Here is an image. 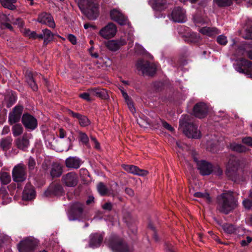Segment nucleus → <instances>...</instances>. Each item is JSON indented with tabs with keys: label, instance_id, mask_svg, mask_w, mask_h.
Segmentation results:
<instances>
[{
	"label": "nucleus",
	"instance_id": "1",
	"mask_svg": "<svg viewBox=\"0 0 252 252\" xmlns=\"http://www.w3.org/2000/svg\"><path fill=\"white\" fill-rule=\"evenodd\" d=\"M218 209L225 214L229 213L236 206V202L232 192L228 191L222 193L218 197Z\"/></svg>",
	"mask_w": 252,
	"mask_h": 252
},
{
	"label": "nucleus",
	"instance_id": "2",
	"mask_svg": "<svg viewBox=\"0 0 252 252\" xmlns=\"http://www.w3.org/2000/svg\"><path fill=\"white\" fill-rule=\"evenodd\" d=\"M109 247L113 252H131L132 248L118 237L111 238L108 243Z\"/></svg>",
	"mask_w": 252,
	"mask_h": 252
},
{
	"label": "nucleus",
	"instance_id": "3",
	"mask_svg": "<svg viewBox=\"0 0 252 252\" xmlns=\"http://www.w3.org/2000/svg\"><path fill=\"white\" fill-rule=\"evenodd\" d=\"M83 12L90 20H95L99 16V5L93 0H89L86 8L82 9Z\"/></svg>",
	"mask_w": 252,
	"mask_h": 252
},
{
	"label": "nucleus",
	"instance_id": "4",
	"mask_svg": "<svg viewBox=\"0 0 252 252\" xmlns=\"http://www.w3.org/2000/svg\"><path fill=\"white\" fill-rule=\"evenodd\" d=\"M235 69L240 73H243L248 77L252 78V63L242 59L239 64H234Z\"/></svg>",
	"mask_w": 252,
	"mask_h": 252
},
{
	"label": "nucleus",
	"instance_id": "5",
	"mask_svg": "<svg viewBox=\"0 0 252 252\" xmlns=\"http://www.w3.org/2000/svg\"><path fill=\"white\" fill-rule=\"evenodd\" d=\"M36 244L33 238L28 237L21 241L17 245L19 252H33Z\"/></svg>",
	"mask_w": 252,
	"mask_h": 252
},
{
	"label": "nucleus",
	"instance_id": "6",
	"mask_svg": "<svg viewBox=\"0 0 252 252\" xmlns=\"http://www.w3.org/2000/svg\"><path fill=\"white\" fill-rule=\"evenodd\" d=\"M117 32L116 26L112 23H109L99 31V34L103 38L109 39L114 37Z\"/></svg>",
	"mask_w": 252,
	"mask_h": 252
},
{
	"label": "nucleus",
	"instance_id": "7",
	"mask_svg": "<svg viewBox=\"0 0 252 252\" xmlns=\"http://www.w3.org/2000/svg\"><path fill=\"white\" fill-rule=\"evenodd\" d=\"M136 68L143 74L148 75H152L156 70L154 64H150L148 62L144 61H139L136 63Z\"/></svg>",
	"mask_w": 252,
	"mask_h": 252
},
{
	"label": "nucleus",
	"instance_id": "8",
	"mask_svg": "<svg viewBox=\"0 0 252 252\" xmlns=\"http://www.w3.org/2000/svg\"><path fill=\"white\" fill-rule=\"evenodd\" d=\"M171 20L177 23L185 22L187 21L185 10L180 6L175 7L171 14Z\"/></svg>",
	"mask_w": 252,
	"mask_h": 252
},
{
	"label": "nucleus",
	"instance_id": "9",
	"mask_svg": "<svg viewBox=\"0 0 252 252\" xmlns=\"http://www.w3.org/2000/svg\"><path fill=\"white\" fill-rule=\"evenodd\" d=\"M12 176L15 182H19L25 181L27 178L25 166L19 164L15 166L12 171Z\"/></svg>",
	"mask_w": 252,
	"mask_h": 252
},
{
	"label": "nucleus",
	"instance_id": "10",
	"mask_svg": "<svg viewBox=\"0 0 252 252\" xmlns=\"http://www.w3.org/2000/svg\"><path fill=\"white\" fill-rule=\"evenodd\" d=\"M193 158L194 162L196 163L197 169L201 175H208L212 173L213 169L211 164L205 160L199 161L194 156H193Z\"/></svg>",
	"mask_w": 252,
	"mask_h": 252
},
{
	"label": "nucleus",
	"instance_id": "11",
	"mask_svg": "<svg viewBox=\"0 0 252 252\" xmlns=\"http://www.w3.org/2000/svg\"><path fill=\"white\" fill-rule=\"evenodd\" d=\"M239 165L238 160L235 157H232L228 162L226 173L232 180H234L233 175H235Z\"/></svg>",
	"mask_w": 252,
	"mask_h": 252
},
{
	"label": "nucleus",
	"instance_id": "12",
	"mask_svg": "<svg viewBox=\"0 0 252 252\" xmlns=\"http://www.w3.org/2000/svg\"><path fill=\"white\" fill-rule=\"evenodd\" d=\"M183 132L189 138H198L200 137V131L197 129V126L193 124L186 125Z\"/></svg>",
	"mask_w": 252,
	"mask_h": 252
},
{
	"label": "nucleus",
	"instance_id": "13",
	"mask_svg": "<svg viewBox=\"0 0 252 252\" xmlns=\"http://www.w3.org/2000/svg\"><path fill=\"white\" fill-rule=\"evenodd\" d=\"M83 211L82 205L76 202L72 205L71 210L68 213V218L69 220H75L80 218Z\"/></svg>",
	"mask_w": 252,
	"mask_h": 252
},
{
	"label": "nucleus",
	"instance_id": "14",
	"mask_svg": "<svg viewBox=\"0 0 252 252\" xmlns=\"http://www.w3.org/2000/svg\"><path fill=\"white\" fill-rule=\"evenodd\" d=\"M22 122L26 128L31 130L34 129L37 126V120L33 116L28 114L23 115Z\"/></svg>",
	"mask_w": 252,
	"mask_h": 252
},
{
	"label": "nucleus",
	"instance_id": "15",
	"mask_svg": "<svg viewBox=\"0 0 252 252\" xmlns=\"http://www.w3.org/2000/svg\"><path fill=\"white\" fill-rule=\"evenodd\" d=\"M63 183L67 187H73L77 185L78 181L77 175L73 172L65 174L62 177Z\"/></svg>",
	"mask_w": 252,
	"mask_h": 252
},
{
	"label": "nucleus",
	"instance_id": "16",
	"mask_svg": "<svg viewBox=\"0 0 252 252\" xmlns=\"http://www.w3.org/2000/svg\"><path fill=\"white\" fill-rule=\"evenodd\" d=\"M111 19L121 25H125L127 23V20L119 9L114 8L110 12Z\"/></svg>",
	"mask_w": 252,
	"mask_h": 252
},
{
	"label": "nucleus",
	"instance_id": "17",
	"mask_svg": "<svg viewBox=\"0 0 252 252\" xmlns=\"http://www.w3.org/2000/svg\"><path fill=\"white\" fill-rule=\"evenodd\" d=\"M37 21L42 24L47 25L50 28H54L56 26L52 16L46 12H43L39 14Z\"/></svg>",
	"mask_w": 252,
	"mask_h": 252
},
{
	"label": "nucleus",
	"instance_id": "18",
	"mask_svg": "<svg viewBox=\"0 0 252 252\" xmlns=\"http://www.w3.org/2000/svg\"><path fill=\"white\" fill-rule=\"evenodd\" d=\"M63 192L62 186L60 184H52L44 192L45 196H51L52 195H61Z\"/></svg>",
	"mask_w": 252,
	"mask_h": 252
},
{
	"label": "nucleus",
	"instance_id": "19",
	"mask_svg": "<svg viewBox=\"0 0 252 252\" xmlns=\"http://www.w3.org/2000/svg\"><path fill=\"white\" fill-rule=\"evenodd\" d=\"M23 111V107L21 106H15L12 112L9 115V122L10 124H13L18 122L21 118Z\"/></svg>",
	"mask_w": 252,
	"mask_h": 252
},
{
	"label": "nucleus",
	"instance_id": "20",
	"mask_svg": "<svg viewBox=\"0 0 252 252\" xmlns=\"http://www.w3.org/2000/svg\"><path fill=\"white\" fill-rule=\"evenodd\" d=\"M208 111L206 105L204 103H198L193 108V113L195 117L199 118L204 117Z\"/></svg>",
	"mask_w": 252,
	"mask_h": 252
},
{
	"label": "nucleus",
	"instance_id": "21",
	"mask_svg": "<svg viewBox=\"0 0 252 252\" xmlns=\"http://www.w3.org/2000/svg\"><path fill=\"white\" fill-rule=\"evenodd\" d=\"M126 41L125 39L121 38L118 40H111L108 41L106 43V46L108 49L112 51H116L120 49V48L125 45Z\"/></svg>",
	"mask_w": 252,
	"mask_h": 252
},
{
	"label": "nucleus",
	"instance_id": "22",
	"mask_svg": "<svg viewBox=\"0 0 252 252\" xmlns=\"http://www.w3.org/2000/svg\"><path fill=\"white\" fill-rule=\"evenodd\" d=\"M123 167L126 171L134 175L144 176L148 173L146 170L140 169L137 166L132 165H123Z\"/></svg>",
	"mask_w": 252,
	"mask_h": 252
},
{
	"label": "nucleus",
	"instance_id": "23",
	"mask_svg": "<svg viewBox=\"0 0 252 252\" xmlns=\"http://www.w3.org/2000/svg\"><path fill=\"white\" fill-rule=\"evenodd\" d=\"M81 164L80 159L76 157H70L65 160L66 166L68 168L77 169Z\"/></svg>",
	"mask_w": 252,
	"mask_h": 252
},
{
	"label": "nucleus",
	"instance_id": "24",
	"mask_svg": "<svg viewBox=\"0 0 252 252\" xmlns=\"http://www.w3.org/2000/svg\"><path fill=\"white\" fill-rule=\"evenodd\" d=\"M149 3L155 11H161L167 7L165 0H149Z\"/></svg>",
	"mask_w": 252,
	"mask_h": 252
},
{
	"label": "nucleus",
	"instance_id": "25",
	"mask_svg": "<svg viewBox=\"0 0 252 252\" xmlns=\"http://www.w3.org/2000/svg\"><path fill=\"white\" fill-rule=\"evenodd\" d=\"M90 238L89 246L92 248L99 247L103 240L102 236L98 233L91 235Z\"/></svg>",
	"mask_w": 252,
	"mask_h": 252
},
{
	"label": "nucleus",
	"instance_id": "26",
	"mask_svg": "<svg viewBox=\"0 0 252 252\" xmlns=\"http://www.w3.org/2000/svg\"><path fill=\"white\" fill-rule=\"evenodd\" d=\"M35 196V191L33 188L30 185H27L23 192L24 200H30Z\"/></svg>",
	"mask_w": 252,
	"mask_h": 252
},
{
	"label": "nucleus",
	"instance_id": "27",
	"mask_svg": "<svg viewBox=\"0 0 252 252\" xmlns=\"http://www.w3.org/2000/svg\"><path fill=\"white\" fill-rule=\"evenodd\" d=\"M63 173V166L58 162L53 163L50 169V175L53 178L60 177Z\"/></svg>",
	"mask_w": 252,
	"mask_h": 252
},
{
	"label": "nucleus",
	"instance_id": "28",
	"mask_svg": "<svg viewBox=\"0 0 252 252\" xmlns=\"http://www.w3.org/2000/svg\"><path fill=\"white\" fill-rule=\"evenodd\" d=\"M39 39H44V44L47 45L50 41L53 39L54 34L48 29H45L42 31V33L39 34Z\"/></svg>",
	"mask_w": 252,
	"mask_h": 252
},
{
	"label": "nucleus",
	"instance_id": "29",
	"mask_svg": "<svg viewBox=\"0 0 252 252\" xmlns=\"http://www.w3.org/2000/svg\"><path fill=\"white\" fill-rule=\"evenodd\" d=\"M90 93L93 96H96L102 99H107L109 97L106 90L100 88L90 89Z\"/></svg>",
	"mask_w": 252,
	"mask_h": 252
},
{
	"label": "nucleus",
	"instance_id": "30",
	"mask_svg": "<svg viewBox=\"0 0 252 252\" xmlns=\"http://www.w3.org/2000/svg\"><path fill=\"white\" fill-rule=\"evenodd\" d=\"M15 143L18 148L24 151L29 145V139L26 135H24L22 138H17Z\"/></svg>",
	"mask_w": 252,
	"mask_h": 252
},
{
	"label": "nucleus",
	"instance_id": "31",
	"mask_svg": "<svg viewBox=\"0 0 252 252\" xmlns=\"http://www.w3.org/2000/svg\"><path fill=\"white\" fill-rule=\"evenodd\" d=\"M199 32L202 34L208 36H213L219 33V31L216 28L204 27L199 30Z\"/></svg>",
	"mask_w": 252,
	"mask_h": 252
},
{
	"label": "nucleus",
	"instance_id": "32",
	"mask_svg": "<svg viewBox=\"0 0 252 252\" xmlns=\"http://www.w3.org/2000/svg\"><path fill=\"white\" fill-rule=\"evenodd\" d=\"M11 19L12 17L10 15L0 13V24L4 28L9 29L10 31L12 30V27L8 22L11 21Z\"/></svg>",
	"mask_w": 252,
	"mask_h": 252
},
{
	"label": "nucleus",
	"instance_id": "33",
	"mask_svg": "<svg viewBox=\"0 0 252 252\" xmlns=\"http://www.w3.org/2000/svg\"><path fill=\"white\" fill-rule=\"evenodd\" d=\"M122 95L125 98V101L126 103L127 106L130 111V112L134 115L136 113V109L133 105L132 101L131 100L130 98L129 97L128 94L126 92L124 91L123 90H121Z\"/></svg>",
	"mask_w": 252,
	"mask_h": 252
},
{
	"label": "nucleus",
	"instance_id": "34",
	"mask_svg": "<svg viewBox=\"0 0 252 252\" xmlns=\"http://www.w3.org/2000/svg\"><path fill=\"white\" fill-rule=\"evenodd\" d=\"M26 81L31 88L33 91L37 90V86L33 79V75L31 72H27L26 74Z\"/></svg>",
	"mask_w": 252,
	"mask_h": 252
},
{
	"label": "nucleus",
	"instance_id": "35",
	"mask_svg": "<svg viewBox=\"0 0 252 252\" xmlns=\"http://www.w3.org/2000/svg\"><path fill=\"white\" fill-rule=\"evenodd\" d=\"M222 227L224 231L229 234L233 233L237 234L239 232V229L231 224H224Z\"/></svg>",
	"mask_w": 252,
	"mask_h": 252
},
{
	"label": "nucleus",
	"instance_id": "36",
	"mask_svg": "<svg viewBox=\"0 0 252 252\" xmlns=\"http://www.w3.org/2000/svg\"><path fill=\"white\" fill-rule=\"evenodd\" d=\"M233 43L230 47V51L232 55L235 56H237L241 54L243 52V50L241 48L239 47L236 43L234 40H232Z\"/></svg>",
	"mask_w": 252,
	"mask_h": 252
},
{
	"label": "nucleus",
	"instance_id": "37",
	"mask_svg": "<svg viewBox=\"0 0 252 252\" xmlns=\"http://www.w3.org/2000/svg\"><path fill=\"white\" fill-rule=\"evenodd\" d=\"M16 1V0H0V3L3 7L10 10L15 9L16 7L14 4Z\"/></svg>",
	"mask_w": 252,
	"mask_h": 252
},
{
	"label": "nucleus",
	"instance_id": "38",
	"mask_svg": "<svg viewBox=\"0 0 252 252\" xmlns=\"http://www.w3.org/2000/svg\"><path fill=\"white\" fill-rule=\"evenodd\" d=\"M12 140L11 137H7L3 138L0 141V147L3 150H7L9 148Z\"/></svg>",
	"mask_w": 252,
	"mask_h": 252
},
{
	"label": "nucleus",
	"instance_id": "39",
	"mask_svg": "<svg viewBox=\"0 0 252 252\" xmlns=\"http://www.w3.org/2000/svg\"><path fill=\"white\" fill-rule=\"evenodd\" d=\"M0 180L2 184H8L11 181V177L6 172L0 173Z\"/></svg>",
	"mask_w": 252,
	"mask_h": 252
},
{
	"label": "nucleus",
	"instance_id": "40",
	"mask_svg": "<svg viewBox=\"0 0 252 252\" xmlns=\"http://www.w3.org/2000/svg\"><path fill=\"white\" fill-rule=\"evenodd\" d=\"M194 196L202 198L208 203L210 202L211 200L209 194L207 192H196L194 193Z\"/></svg>",
	"mask_w": 252,
	"mask_h": 252
},
{
	"label": "nucleus",
	"instance_id": "41",
	"mask_svg": "<svg viewBox=\"0 0 252 252\" xmlns=\"http://www.w3.org/2000/svg\"><path fill=\"white\" fill-rule=\"evenodd\" d=\"M230 148L232 150L238 152H243L246 151V148L244 146L235 143H231L230 145Z\"/></svg>",
	"mask_w": 252,
	"mask_h": 252
},
{
	"label": "nucleus",
	"instance_id": "42",
	"mask_svg": "<svg viewBox=\"0 0 252 252\" xmlns=\"http://www.w3.org/2000/svg\"><path fill=\"white\" fill-rule=\"evenodd\" d=\"M232 0H214V3L218 6H226L232 3Z\"/></svg>",
	"mask_w": 252,
	"mask_h": 252
},
{
	"label": "nucleus",
	"instance_id": "43",
	"mask_svg": "<svg viewBox=\"0 0 252 252\" xmlns=\"http://www.w3.org/2000/svg\"><path fill=\"white\" fill-rule=\"evenodd\" d=\"M78 121L81 126H87L90 124V121L88 118L85 116L81 115L78 119Z\"/></svg>",
	"mask_w": 252,
	"mask_h": 252
},
{
	"label": "nucleus",
	"instance_id": "44",
	"mask_svg": "<svg viewBox=\"0 0 252 252\" xmlns=\"http://www.w3.org/2000/svg\"><path fill=\"white\" fill-rule=\"evenodd\" d=\"M13 135L17 136L23 132V127L20 125H15L12 127Z\"/></svg>",
	"mask_w": 252,
	"mask_h": 252
},
{
	"label": "nucleus",
	"instance_id": "45",
	"mask_svg": "<svg viewBox=\"0 0 252 252\" xmlns=\"http://www.w3.org/2000/svg\"><path fill=\"white\" fill-rule=\"evenodd\" d=\"M97 189L99 193L102 195H105L107 193V189L105 186L102 183L98 184Z\"/></svg>",
	"mask_w": 252,
	"mask_h": 252
},
{
	"label": "nucleus",
	"instance_id": "46",
	"mask_svg": "<svg viewBox=\"0 0 252 252\" xmlns=\"http://www.w3.org/2000/svg\"><path fill=\"white\" fill-rule=\"evenodd\" d=\"M79 96L82 99L89 101L92 100V97L93 96V95L91 94L90 90H89L88 92L80 94Z\"/></svg>",
	"mask_w": 252,
	"mask_h": 252
},
{
	"label": "nucleus",
	"instance_id": "47",
	"mask_svg": "<svg viewBox=\"0 0 252 252\" xmlns=\"http://www.w3.org/2000/svg\"><path fill=\"white\" fill-rule=\"evenodd\" d=\"M25 34L27 36H29L30 38H32L34 39H39V34L36 33L35 32H32L29 30H26Z\"/></svg>",
	"mask_w": 252,
	"mask_h": 252
},
{
	"label": "nucleus",
	"instance_id": "48",
	"mask_svg": "<svg viewBox=\"0 0 252 252\" xmlns=\"http://www.w3.org/2000/svg\"><path fill=\"white\" fill-rule=\"evenodd\" d=\"M217 42L221 45H225L227 43L226 36L224 35H220L217 37Z\"/></svg>",
	"mask_w": 252,
	"mask_h": 252
},
{
	"label": "nucleus",
	"instance_id": "49",
	"mask_svg": "<svg viewBox=\"0 0 252 252\" xmlns=\"http://www.w3.org/2000/svg\"><path fill=\"white\" fill-rule=\"evenodd\" d=\"M10 242V238L6 235H1L0 236V246H2L3 243H7Z\"/></svg>",
	"mask_w": 252,
	"mask_h": 252
},
{
	"label": "nucleus",
	"instance_id": "50",
	"mask_svg": "<svg viewBox=\"0 0 252 252\" xmlns=\"http://www.w3.org/2000/svg\"><path fill=\"white\" fill-rule=\"evenodd\" d=\"M79 138L80 140L84 144H86L89 141V138L88 136L83 132L79 133Z\"/></svg>",
	"mask_w": 252,
	"mask_h": 252
},
{
	"label": "nucleus",
	"instance_id": "51",
	"mask_svg": "<svg viewBox=\"0 0 252 252\" xmlns=\"http://www.w3.org/2000/svg\"><path fill=\"white\" fill-rule=\"evenodd\" d=\"M35 165H36V163H35V160L34 159V158L32 157H30L29 159V161H28V167H29V170H33L34 168Z\"/></svg>",
	"mask_w": 252,
	"mask_h": 252
},
{
	"label": "nucleus",
	"instance_id": "52",
	"mask_svg": "<svg viewBox=\"0 0 252 252\" xmlns=\"http://www.w3.org/2000/svg\"><path fill=\"white\" fill-rule=\"evenodd\" d=\"M245 33V37L246 38L252 39V25L246 29Z\"/></svg>",
	"mask_w": 252,
	"mask_h": 252
},
{
	"label": "nucleus",
	"instance_id": "53",
	"mask_svg": "<svg viewBox=\"0 0 252 252\" xmlns=\"http://www.w3.org/2000/svg\"><path fill=\"white\" fill-rule=\"evenodd\" d=\"M252 241V238L250 236H247L246 238V240H243L241 241V244L242 246H246L249 243H250Z\"/></svg>",
	"mask_w": 252,
	"mask_h": 252
},
{
	"label": "nucleus",
	"instance_id": "54",
	"mask_svg": "<svg viewBox=\"0 0 252 252\" xmlns=\"http://www.w3.org/2000/svg\"><path fill=\"white\" fill-rule=\"evenodd\" d=\"M244 206L246 209H250L252 207V202L249 199H245L243 201Z\"/></svg>",
	"mask_w": 252,
	"mask_h": 252
},
{
	"label": "nucleus",
	"instance_id": "55",
	"mask_svg": "<svg viewBox=\"0 0 252 252\" xmlns=\"http://www.w3.org/2000/svg\"><path fill=\"white\" fill-rule=\"evenodd\" d=\"M67 39L68 40L73 44H75L76 43V37L73 34H69L67 36Z\"/></svg>",
	"mask_w": 252,
	"mask_h": 252
},
{
	"label": "nucleus",
	"instance_id": "56",
	"mask_svg": "<svg viewBox=\"0 0 252 252\" xmlns=\"http://www.w3.org/2000/svg\"><path fill=\"white\" fill-rule=\"evenodd\" d=\"M242 141L244 143L252 146V137H248L243 139Z\"/></svg>",
	"mask_w": 252,
	"mask_h": 252
},
{
	"label": "nucleus",
	"instance_id": "57",
	"mask_svg": "<svg viewBox=\"0 0 252 252\" xmlns=\"http://www.w3.org/2000/svg\"><path fill=\"white\" fill-rule=\"evenodd\" d=\"M162 125L164 127L170 130V131H173L174 130V128L166 122H162Z\"/></svg>",
	"mask_w": 252,
	"mask_h": 252
},
{
	"label": "nucleus",
	"instance_id": "58",
	"mask_svg": "<svg viewBox=\"0 0 252 252\" xmlns=\"http://www.w3.org/2000/svg\"><path fill=\"white\" fill-rule=\"evenodd\" d=\"M190 36L193 42H196L199 39V36L195 33H192Z\"/></svg>",
	"mask_w": 252,
	"mask_h": 252
},
{
	"label": "nucleus",
	"instance_id": "59",
	"mask_svg": "<svg viewBox=\"0 0 252 252\" xmlns=\"http://www.w3.org/2000/svg\"><path fill=\"white\" fill-rule=\"evenodd\" d=\"M91 140L94 142V147L97 149H100V145L99 143L98 142V141L96 140L95 138L94 137H91Z\"/></svg>",
	"mask_w": 252,
	"mask_h": 252
},
{
	"label": "nucleus",
	"instance_id": "60",
	"mask_svg": "<svg viewBox=\"0 0 252 252\" xmlns=\"http://www.w3.org/2000/svg\"><path fill=\"white\" fill-rule=\"evenodd\" d=\"M214 172L217 175H220L222 173V170L218 166L215 167L214 169Z\"/></svg>",
	"mask_w": 252,
	"mask_h": 252
},
{
	"label": "nucleus",
	"instance_id": "61",
	"mask_svg": "<svg viewBox=\"0 0 252 252\" xmlns=\"http://www.w3.org/2000/svg\"><path fill=\"white\" fill-rule=\"evenodd\" d=\"M103 208L105 210H110L112 209V204L111 203H106L103 205Z\"/></svg>",
	"mask_w": 252,
	"mask_h": 252
},
{
	"label": "nucleus",
	"instance_id": "62",
	"mask_svg": "<svg viewBox=\"0 0 252 252\" xmlns=\"http://www.w3.org/2000/svg\"><path fill=\"white\" fill-rule=\"evenodd\" d=\"M135 49H136V52H137L138 53H140L143 51V47L138 44H136L135 45Z\"/></svg>",
	"mask_w": 252,
	"mask_h": 252
},
{
	"label": "nucleus",
	"instance_id": "63",
	"mask_svg": "<svg viewBox=\"0 0 252 252\" xmlns=\"http://www.w3.org/2000/svg\"><path fill=\"white\" fill-rule=\"evenodd\" d=\"M94 202V197L92 196H89L87 200H86V203L88 205L91 204Z\"/></svg>",
	"mask_w": 252,
	"mask_h": 252
},
{
	"label": "nucleus",
	"instance_id": "64",
	"mask_svg": "<svg viewBox=\"0 0 252 252\" xmlns=\"http://www.w3.org/2000/svg\"><path fill=\"white\" fill-rule=\"evenodd\" d=\"M65 131L63 129L60 128V131H59V137L61 138H63L65 137Z\"/></svg>",
	"mask_w": 252,
	"mask_h": 252
}]
</instances>
